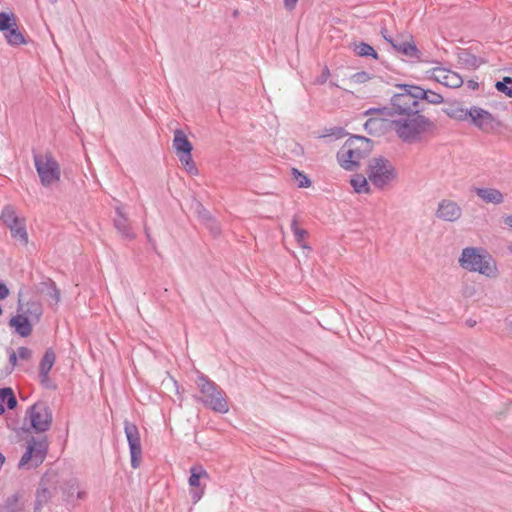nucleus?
Masks as SVG:
<instances>
[{
	"label": "nucleus",
	"instance_id": "6e6d98bb",
	"mask_svg": "<svg viewBox=\"0 0 512 512\" xmlns=\"http://www.w3.org/2000/svg\"><path fill=\"white\" fill-rule=\"evenodd\" d=\"M145 233H146V236H147V239H148L149 243L154 244V242H153V240L151 238V235L148 232V229L146 227H145Z\"/></svg>",
	"mask_w": 512,
	"mask_h": 512
},
{
	"label": "nucleus",
	"instance_id": "7ed1b4c3",
	"mask_svg": "<svg viewBox=\"0 0 512 512\" xmlns=\"http://www.w3.org/2000/svg\"><path fill=\"white\" fill-rule=\"evenodd\" d=\"M373 143L364 136L349 138L337 153V160L342 168L353 171L359 166V161L372 151Z\"/></svg>",
	"mask_w": 512,
	"mask_h": 512
},
{
	"label": "nucleus",
	"instance_id": "4c0bfd02",
	"mask_svg": "<svg viewBox=\"0 0 512 512\" xmlns=\"http://www.w3.org/2000/svg\"><path fill=\"white\" fill-rule=\"evenodd\" d=\"M42 284L47 286V288H48L47 294L55 301V303L59 302L60 291L57 288L55 282L51 279H47V281L43 282Z\"/></svg>",
	"mask_w": 512,
	"mask_h": 512
},
{
	"label": "nucleus",
	"instance_id": "393cba45",
	"mask_svg": "<svg viewBox=\"0 0 512 512\" xmlns=\"http://www.w3.org/2000/svg\"><path fill=\"white\" fill-rule=\"evenodd\" d=\"M444 113L448 117L458 121H465L470 117V109H464L457 103H454L449 108H446Z\"/></svg>",
	"mask_w": 512,
	"mask_h": 512
},
{
	"label": "nucleus",
	"instance_id": "a18cd8bd",
	"mask_svg": "<svg viewBox=\"0 0 512 512\" xmlns=\"http://www.w3.org/2000/svg\"><path fill=\"white\" fill-rule=\"evenodd\" d=\"M205 224L210 228L211 232L214 235H218L220 233V227L216 221L215 224H213L212 222H206Z\"/></svg>",
	"mask_w": 512,
	"mask_h": 512
},
{
	"label": "nucleus",
	"instance_id": "4468645a",
	"mask_svg": "<svg viewBox=\"0 0 512 512\" xmlns=\"http://www.w3.org/2000/svg\"><path fill=\"white\" fill-rule=\"evenodd\" d=\"M391 46L396 52L408 58L415 59L417 61L421 60L422 52L415 45L411 35H407L406 38L403 36L395 38Z\"/></svg>",
	"mask_w": 512,
	"mask_h": 512
},
{
	"label": "nucleus",
	"instance_id": "1a4fd4ad",
	"mask_svg": "<svg viewBox=\"0 0 512 512\" xmlns=\"http://www.w3.org/2000/svg\"><path fill=\"white\" fill-rule=\"evenodd\" d=\"M367 174L371 183L380 189H383L397 177L395 167L384 157L371 159L369 161Z\"/></svg>",
	"mask_w": 512,
	"mask_h": 512
},
{
	"label": "nucleus",
	"instance_id": "de8ad7c7",
	"mask_svg": "<svg viewBox=\"0 0 512 512\" xmlns=\"http://www.w3.org/2000/svg\"><path fill=\"white\" fill-rule=\"evenodd\" d=\"M9 295V289L4 283L0 282V299H5Z\"/></svg>",
	"mask_w": 512,
	"mask_h": 512
},
{
	"label": "nucleus",
	"instance_id": "bb28decb",
	"mask_svg": "<svg viewBox=\"0 0 512 512\" xmlns=\"http://www.w3.org/2000/svg\"><path fill=\"white\" fill-rule=\"evenodd\" d=\"M42 313L43 309L41 304L39 302L32 301L27 303L26 309L23 311L22 315H28L29 320L32 322H38Z\"/></svg>",
	"mask_w": 512,
	"mask_h": 512
},
{
	"label": "nucleus",
	"instance_id": "c85d7f7f",
	"mask_svg": "<svg viewBox=\"0 0 512 512\" xmlns=\"http://www.w3.org/2000/svg\"><path fill=\"white\" fill-rule=\"evenodd\" d=\"M201 478H209V474L202 466H193L190 469V477L188 483L191 487H199Z\"/></svg>",
	"mask_w": 512,
	"mask_h": 512
},
{
	"label": "nucleus",
	"instance_id": "ea45409f",
	"mask_svg": "<svg viewBox=\"0 0 512 512\" xmlns=\"http://www.w3.org/2000/svg\"><path fill=\"white\" fill-rule=\"evenodd\" d=\"M197 213L204 223L212 222L215 224V219L209 214L201 203H197Z\"/></svg>",
	"mask_w": 512,
	"mask_h": 512
},
{
	"label": "nucleus",
	"instance_id": "39448f33",
	"mask_svg": "<svg viewBox=\"0 0 512 512\" xmlns=\"http://www.w3.org/2000/svg\"><path fill=\"white\" fill-rule=\"evenodd\" d=\"M196 385L201 396L196 400L201 402L205 407L218 413H227L229 410L228 402L224 391L208 376L198 372Z\"/></svg>",
	"mask_w": 512,
	"mask_h": 512
},
{
	"label": "nucleus",
	"instance_id": "79ce46f5",
	"mask_svg": "<svg viewBox=\"0 0 512 512\" xmlns=\"http://www.w3.org/2000/svg\"><path fill=\"white\" fill-rule=\"evenodd\" d=\"M352 79L356 82V83H364L366 82L367 80L370 79V76L368 73L366 72H358V73H355L353 76H352Z\"/></svg>",
	"mask_w": 512,
	"mask_h": 512
},
{
	"label": "nucleus",
	"instance_id": "6e6552de",
	"mask_svg": "<svg viewBox=\"0 0 512 512\" xmlns=\"http://www.w3.org/2000/svg\"><path fill=\"white\" fill-rule=\"evenodd\" d=\"M49 449L47 436L36 439L31 437L27 440L26 451L22 455L19 463V469H34L40 466L46 459Z\"/></svg>",
	"mask_w": 512,
	"mask_h": 512
},
{
	"label": "nucleus",
	"instance_id": "2eb2a0df",
	"mask_svg": "<svg viewBox=\"0 0 512 512\" xmlns=\"http://www.w3.org/2000/svg\"><path fill=\"white\" fill-rule=\"evenodd\" d=\"M461 215L462 209L456 202L448 199H443L439 202L436 210L437 218L448 222H455L460 219Z\"/></svg>",
	"mask_w": 512,
	"mask_h": 512
},
{
	"label": "nucleus",
	"instance_id": "f8f14e48",
	"mask_svg": "<svg viewBox=\"0 0 512 512\" xmlns=\"http://www.w3.org/2000/svg\"><path fill=\"white\" fill-rule=\"evenodd\" d=\"M60 494L61 501L68 507L74 508L80 500L86 498V491L80 488L76 478L63 480L60 477Z\"/></svg>",
	"mask_w": 512,
	"mask_h": 512
},
{
	"label": "nucleus",
	"instance_id": "f03ea898",
	"mask_svg": "<svg viewBox=\"0 0 512 512\" xmlns=\"http://www.w3.org/2000/svg\"><path fill=\"white\" fill-rule=\"evenodd\" d=\"M394 104V95L391 97L389 106L381 108H370L364 112V115L376 113L378 116L369 118L365 124L364 129L373 136L384 135L388 130H393L397 137L404 143L412 144L420 141L419 136L407 140L403 137L398 130V122H403L406 116L401 115L396 109Z\"/></svg>",
	"mask_w": 512,
	"mask_h": 512
},
{
	"label": "nucleus",
	"instance_id": "423d86ee",
	"mask_svg": "<svg viewBox=\"0 0 512 512\" xmlns=\"http://www.w3.org/2000/svg\"><path fill=\"white\" fill-rule=\"evenodd\" d=\"M60 475L56 471H47L41 477L36 491L35 512L43 506L60 500Z\"/></svg>",
	"mask_w": 512,
	"mask_h": 512
},
{
	"label": "nucleus",
	"instance_id": "864d4df0",
	"mask_svg": "<svg viewBox=\"0 0 512 512\" xmlns=\"http://www.w3.org/2000/svg\"><path fill=\"white\" fill-rule=\"evenodd\" d=\"M504 222H505V224H506V225H508L510 228H512V215L507 216V217L505 218V221H504Z\"/></svg>",
	"mask_w": 512,
	"mask_h": 512
},
{
	"label": "nucleus",
	"instance_id": "f257e3e1",
	"mask_svg": "<svg viewBox=\"0 0 512 512\" xmlns=\"http://www.w3.org/2000/svg\"><path fill=\"white\" fill-rule=\"evenodd\" d=\"M400 92L394 94L395 109L403 116H406L403 122H398V130L407 140L426 133L433 132L436 129V123L427 117L425 103L441 104L444 98L441 94L424 89L412 84H397Z\"/></svg>",
	"mask_w": 512,
	"mask_h": 512
},
{
	"label": "nucleus",
	"instance_id": "cd10ccee",
	"mask_svg": "<svg viewBox=\"0 0 512 512\" xmlns=\"http://www.w3.org/2000/svg\"><path fill=\"white\" fill-rule=\"evenodd\" d=\"M291 230L293 232L296 242L302 248L310 249V247L305 243V239L308 236V232H307V230L300 228L298 226V221L295 217L293 218V220L291 222Z\"/></svg>",
	"mask_w": 512,
	"mask_h": 512
},
{
	"label": "nucleus",
	"instance_id": "2f4dec72",
	"mask_svg": "<svg viewBox=\"0 0 512 512\" xmlns=\"http://www.w3.org/2000/svg\"><path fill=\"white\" fill-rule=\"evenodd\" d=\"M0 401L5 402L8 409H14L18 402L10 387L0 388Z\"/></svg>",
	"mask_w": 512,
	"mask_h": 512
},
{
	"label": "nucleus",
	"instance_id": "f704fd0d",
	"mask_svg": "<svg viewBox=\"0 0 512 512\" xmlns=\"http://www.w3.org/2000/svg\"><path fill=\"white\" fill-rule=\"evenodd\" d=\"M17 21L14 13L0 12V32H4Z\"/></svg>",
	"mask_w": 512,
	"mask_h": 512
},
{
	"label": "nucleus",
	"instance_id": "5701e85b",
	"mask_svg": "<svg viewBox=\"0 0 512 512\" xmlns=\"http://www.w3.org/2000/svg\"><path fill=\"white\" fill-rule=\"evenodd\" d=\"M0 219L9 229L17 226L22 220L17 216L16 209L12 205H6L1 212Z\"/></svg>",
	"mask_w": 512,
	"mask_h": 512
},
{
	"label": "nucleus",
	"instance_id": "aec40b11",
	"mask_svg": "<svg viewBox=\"0 0 512 512\" xmlns=\"http://www.w3.org/2000/svg\"><path fill=\"white\" fill-rule=\"evenodd\" d=\"M173 147L178 157L179 155L190 154L193 149L192 144L181 129H177L174 132Z\"/></svg>",
	"mask_w": 512,
	"mask_h": 512
},
{
	"label": "nucleus",
	"instance_id": "a19ab883",
	"mask_svg": "<svg viewBox=\"0 0 512 512\" xmlns=\"http://www.w3.org/2000/svg\"><path fill=\"white\" fill-rule=\"evenodd\" d=\"M17 355L23 360H29L31 358L32 352L27 347H19L17 350Z\"/></svg>",
	"mask_w": 512,
	"mask_h": 512
},
{
	"label": "nucleus",
	"instance_id": "3c124183",
	"mask_svg": "<svg viewBox=\"0 0 512 512\" xmlns=\"http://www.w3.org/2000/svg\"><path fill=\"white\" fill-rule=\"evenodd\" d=\"M328 75H329V70H328V68H325V70L323 71L322 79H321L320 83H324L327 80Z\"/></svg>",
	"mask_w": 512,
	"mask_h": 512
},
{
	"label": "nucleus",
	"instance_id": "603ef678",
	"mask_svg": "<svg viewBox=\"0 0 512 512\" xmlns=\"http://www.w3.org/2000/svg\"><path fill=\"white\" fill-rule=\"evenodd\" d=\"M468 86H469L470 88H472L473 90H476V89H478L479 84H478L477 82L473 81V80H470V81L468 82Z\"/></svg>",
	"mask_w": 512,
	"mask_h": 512
},
{
	"label": "nucleus",
	"instance_id": "7c9ffc66",
	"mask_svg": "<svg viewBox=\"0 0 512 512\" xmlns=\"http://www.w3.org/2000/svg\"><path fill=\"white\" fill-rule=\"evenodd\" d=\"M350 184L354 188V191L356 193H369L370 192V187L367 182V179L361 174L354 175L350 180Z\"/></svg>",
	"mask_w": 512,
	"mask_h": 512
},
{
	"label": "nucleus",
	"instance_id": "13d9d810",
	"mask_svg": "<svg viewBox=\"0 0 512 512\" xmlns=\"http://www.w3.org/2000/svg\"><path fill=\"white\" fill-rule=\"evenodd\" d=\"M5 413V407L2 403H0V415Z\"/></svg>",
	"mask_w": 512,
	"mask_h": 512
},
{
	"label": "nucleus",
	"instance_id": "58836bf2",
	"mask_svg": "<svg viewBox=\"0 0 512 512\" xmlns=\"http://www.w3.org/2000/svg\"><path fill=\"white\" fill-rule=\"evenodd\" d=\"M345 130L342 127H333L325 129L324 133L320 135L321 138L333 136L335 139H340L345 136Z\"/></svg>",
	"mask_w": 512,
	"mask_h": 512
},
{
	"label": "nucleus",
	"instance_id": "6ab92c4d",
	"mask_svg": "<svg viewBox=\"0 0 512 512\" xmlns=\"http://www.w3.org/2000/svg\"><path fill=\"white\" fill-rule=\"evenodd\" d=\"M116 218L114 219V226L117 231L124 237L125 239H133L135 234L133 233L128 218L124 215L121 208H116Z\"/></svg>",
	"mask_w": 512,
	"mask_h": 512
},
{
	"label": "nucleus",
	"instance_id": "052dcab7",
	"mask_svg": "<svg viewBox=\"0 0 512 512\" xmlns=\"http://www.w3.org/2000/svg\"><path fill=\"white\" fill-rule=\"evenodd\" d=\"M510 251L512 252V247H510Z\"/></svg>",
	"mask_w": 512,
	"mask_h": 512
},
{
	"label": "nucleus",
	"instance_id": "412c9836",
	"mask_svg": "<svg viewBox=\"0 0 512 512\" xmlns=\"http://www.w3.org/2000/svg\"><path fill=\"white\" fill-rule=\"evenodd\" d=\"M2 33L5 37V40L7 41V43L10 46L16 47V46H20L23 44H27V42H28L26 40L24 34L21 32L17 21L14 24H12L11 27L8 28V30H5Z\"/></svg>",
	"mask_w": 512,
	"mask_h": 512
},
{
	"label": "nucleus",
	"instance_id": "a878e982",
	"mask_svg": "<svg viewBox=\"0 0 512 512\" xmlns=\"http://www.w3.org/2000/svg\"><path fill=\"white\" fill-rule=\"evenodd\" d=\"M55 353L51 348L47 349L40 361L39 365V372L44 377H46V374H49L50 370L52 369L54 363H55Z\"/></svg>",
	"mask_w": 512,
	"mask_h": 512
},
{
	"label": "nucleus",
	"instance_id": "4be33fe9",
	"mask_svg": "<svg viewBox=\"0 0 512 512\" xmlns=\"http://www.w3.org/2000/svg\"><path fill=\"white\" fill-rule=\"evenodd\" d=\"M458 62L467 69H476L483 63V60L467 49H461L458 52Z\"/></svg>",
	"mask_w": 512,
	"mask_h": 512
},
{
	"label": "nucleus",
	"instance_id": "a211bd4d",
	"mask_svg": "<svg viewBox=\"0 0 512 512\" xmlns=\"http://www.w3.org/2000/svg\"><path fill=\"white\" fill-rule=\"evenodd\" d=\"M473 191L485 203L501 204L504 201V196L500 190L496 188H478L475 187Z\"/></svg>",
	"mask_w": 512,
	"mask_h": 512
},
{
	"label": "nucleus",
	"instance_id": "473e14b6",
	"mask_svg": "<svg viewBox=\"0 0 512 512\" xmlns=\"http://www.w3.org/2000/svg\"><path fill=\"white\" fill-rule=\"evenodd\" d=\"M354 52L360 57H372L374 59H378V53L375 49L365 42H360L359 44H355Z\"/></svg>",
	"mask_w": 512,
	"mask_h": 512
},
{
	"label": "nucleus",
	"instance_id": "0eeeda50",
	"mask_svg": "<svg viewBox=\"0 0 512 512\" xmlns=\"http://www.w3.org/2000/svg\"><path fill=\"white\" fill-rule=\"evenodd\" d=\"M35 169L43 187H50L60 181L61 170L51 152L39 154L33 151Z\"/></svg>",
	"mask_w": 512,
	"mask_h": 512
},
{
	"label": "nucleus",
	"instance_id": "bf43d9fd",
	"mask_svg": "<svg viewBox=\"0 0 512 512\" xmlns=\"http://www.w3.org/2000/svg\"><path fill=\"white\" fill-rule=\"evenodd\" d=\"M50 3L54 4L56 3L58 0H48Z\"/></svg>",
	"mask_w": 512,
	"mask_h": 512
},
{
	"label": "nucleus",
	"instance_id": "37998d69",
	"mask_svg": "<svg viewBox=\"0 0 512 512\" xmlns=\"http://www.w3.org/2000/svg\"><path fill=\"white\" fill-rule=\"evenodd\" d=\"M39 378H40V383L45 388H56V386L51 384V381H50V378H49V374H46V377H44L42 374L39 373Z\"/></svg>",
	"mask_w": 512,
	"mask_h": 512
},
{
	"label": "nucleus",
	"instance_id": "e433bc0d",
	"mask_svg": "<svg viewBox=\"0 0 512 512\" xmlns=\"http://www.w3.org/2000/svg\"><path fill=\"white\" fill-rule=\"evenodd\" d=\"M292 174L295 178V180L298 183L299 188H308L311 186V180L302 172H300L298 169L293 168Z\"/></svg>",
	"mask_w": 512,
	"mask_h": 512
},
{
	"label": "nucleus",
	"instance_id": "4d7b16f0",
	"mask_svg": "<svg viewBox=\"0 0 512 512\" xmlns=\"http://www.w3.org/2000/svg\"><path fill=\"white\" fill-rule=\"evenodd\" d=\"M508 332L512 334V321H510L507 325Z\"/></svg>",
	"mask_w": 512,
	"mask_h": 512
},
{
	"label": "nucleus",
	"instance_id": "c03bdc74",
	"mask_svg": "<svg viewBox=\"0 0 512 512\" xmlns=\"http://www.w3.org/2000/svg\"><path fill=\"white\" fill-rule=\"evenodd\" d=\"M203 494H204V488H200L199 490H193L191 492V497H192L193 503H197L202 498Z\"/></svg>",
	"mask_w": 512,
	"mask_h": 512
},
{
	"label": "nucleus",
	"instance_id": "20e7f679",
	"mask_svg": "<svg viewBox=\"0 0 512 512\" xmlns=\"http://www.w3.org/2000/svg\"><path fill=\"white\" fill-rule=\"evenodd\" d=\"M459 263L468 271L478 272L489 278H495L498 275L496 261L482 248H464Z\"/></svg>",
	"mask_w": 512,
	"mask_h": 512
},
{
	"label": "nucleus",
	"instance_id": "c9c22d12",
	"mask_svg": "<svg viewBox=\"0 0 512 512\" xmlns=\"http://www.w3.org/2000/svg\"><path fill=\"white\" fill-rule=\"evenodd\" d=\"M178 158L188 173L193 175H196L198 173V169L195 165L194 160L192 159L191 153L186 155H179Z\"/></svg>",
	"mask_w": 512,
	"mask_h": 512
},
{
	"label": "nucleus",
	"instance_id": "72a5a7b5",
	"mask_svg": "<svg viewBox=\"0 0 512 512\" xmlns=\"http://www.w3.org/2000/svg\"><path fill=\"white\" fill-rule=\"evenodd\" d=\"M495 88L498 92H501L507 97L512 98V77H503L502 80L495 83Z\"/></svg>",
	"mask_w": 512,
	"mask_h": 512
},
{
	"label": "nucleus",
	"instance_id": "09e8293b",
	"mask_svg": "<svg viewBox=\"0 0 512 512\" xmlns=\"http://www.w3.org/2000/svg\"><path fill=\"white\" fill-rule=\"evenodd\" d=\"M297 2L298 0H284V6L287 10L292 11L295 8Z\"/></svg>",
	"mask_w": 512,
	"mask_h": 512
},
{
	"label": "nucleus",
	"instance_id": "9d476101",
	"mask_svg": "<svg viewBox=\"0 0 512 512\" xmlns=\"http://www.w3.org/2000/svg\"><path fill=\"white\" fill-rule=\"evenodd\" d=\"M25 419L35 433H44L51 428L53 415L45 401H37L27 409Z\"/></svg>",
	"mask_w": 512,
	"mask_h": 512
},
{
	"label": "nucleus",
	"instance_id": "8fccbe9b",
	"mask_svg": "<svg viewBox=\"0 0 512 512\" xmlns=\"http://www.w3.org/2000/svg\"><path fill=\"white\" fill-rule=\"evenodd\" d=\"M17 357L18 355L15 352H12L9 356V362L14 367L17 363Z\"/></svg>",
	"mask_w": 512,
	"mask_h": 512
},
{
	"label": "nucleus",
	"instance_id": "49530a36",
	"mask_svg": "<svg viewBox=\"0 0 512 512\" xmlns=\"http://www.w3.org/2000/svg\"><path fill=\"white\" fill-rule=\"evenodd\" d=\"M381 35L383 36V38L390 44L393 43V41L395 40V38H392L389 34H388V30L387 28L383 27L381 28Z\"/></svg>",
	"mask_w": 512,
	"mask_h": 512
},
{
	"label": "nucleus",
	"instance_id": "b1692460",
	"mask_svg": "<svg viewBox=\"0 0 512 512\" xmlns=\"http://www.w3.org/2000/svg\"><path fill=\"white\" fill-rule=\"evenodd\" d=\"M0 512H24V506L20 502V494L15 493L7 497Z\"/></svg>",
	"mask_w": 512,
	"mask_h": 512
},
{
	"label": "nucleus",
	"instance_id": "dca6fc26",
	"mask_svg": "<svg viewBox=\"0 0 512 512\" xmlns=\"http://www.w3.org/2000/svg\"><path fill=\"white\" fill-rule=\"evenodd\" d=\"M434 79L449 88H459L463 84L462 77L451 70L436 67L433 69Z\"/></svg>",
	"mask_w": 512,
	"mask_h": 512
},
{
	"label": "nucleus",
	"instance_id": "c756f323",
	"mask_svg": "<svg viewBox=\"0 0 512 512\" xmlns=\"http://www.w3.org/2000/svg\"><path fill=\"white\" fill-rule=\"evenodd\" d=\"M12 238L18 240L22 245L28 244V233L26 230L24 219L17 226L10 229Z\"/></svg>",
	"mask_w": 512,
	"mask_h": 512
},
{
	"label": "nucleus",
	"instance_id": "ddd939ff",
	"mask_svg": "<svg viewBox=\"0 0 512 512\" xmlns=\"http://www.w3.org/2000/svg\"><path fill=\"white\" fill-rule=\"evenodd\" d=\"M124 432L128 441L130 456H131V466L136 469L140 466L141 457H142V447L140 440V433L138 427L128 421H124Z\"/></svg>",
	"mask_w": 512,
	"mask_h": 512
},
{
	"label": "nucleus",
	"instance_id": "9b49d317",
	"mask_svg": "<svg viewBox=\"0 0 512 512\" xmlns=\"http://www.w3.org/2000/svg\"><path fill=\"white\" fill-rule=\"evenodd\" d=\"M469 118L473 126L488 134L504 126L502 121L497 119L492 113L478 106L470 108Z\"/></svg>",
	"mask_w": 512,
	"mask_h": 512
},
{
	"label": "nucleus",
	"instance_id": "f3484780",
	"mask_svg": "<svg viewBox=\"0 0 512 512\" xmlns=\"http://www.w3.org/2000/svg\"><path fill=\"white\" fill-rule=\"evenodd\" d=\"M31 320L28 315L17 314L9 320V325L15 329V332L21 337H28L32 333Z\"/></svg>",
	"mask_w": 512,
	"mask_h": 512
},
{
	"label": "nucleus",
	"instance_id": "5fc2aeb1",
	"mask_svg": "<svg viewBox=\"0 0 512 512\" xmlns=\"http://www.w3.org/2000/svg\"><path fill=\"white\" fill-rule=\"evenodd\" d=\"M466 324L469 326V327H474L476 325V321L473 320V319H468L466 321Z\"/></svg>",
	"mask_w": 512,
	"mask_h": 512
}]
</instances>
